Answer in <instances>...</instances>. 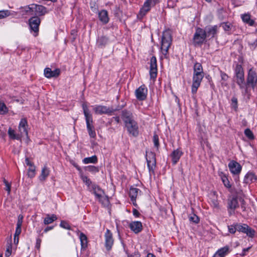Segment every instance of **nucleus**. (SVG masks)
<instances>
[{
  "label": "nucleus",
  "instance_id": "obj_22",
  "mask_svg": "<svg viewBox=\"0 0 257 257\" xmlns=\"http://www.w3.org/2000/svg\"><path fill=\"white\" fill-rule=\"evenodd\" d=\"M130 227L136 233H138L142 230V224L140 221H134L130 224Z\"/></svg>",
  "mask_w": 257,
  "mask_h": 257
},
{
  "label": "nucleus",
  "instance_id": "obj_48",
  "mask_svg": "<svg viewBox=\"0 0 257 257\" xmlns=\"http://www.w3.org/2000/svg\"><path fill=\"white\" fill-rule=\"evenodd\" d=\"M228 231L232 234L235 233L237 230V223L235 225H231L228 226Z\"/></svg>",
  "mask_w": 257,
  "mask_h": 257
},
{
  "label": "nucleus",
  "instance_id": "obj_6",
  "mask_svg": "<svg viewBox=\"0 0 257 257\" xmlns=\"http://www.w3.org/2000/svg\"><path fill=\"white\" fill-rule=\"evenodd\" d=\"M146 160L150 173L154 174L156 164L155 154L152 152L147 153Z\"/></svg>",
  "mask_w": 257,
  "mask_h": 257
},
{
  "label": "nucleus",
  "instance_id": "obj_31",
  "mask_svg": "<svg viewBox=\"0 0 257 257\" xmlns=\"http://www.w3.org/2000/svg\"><path fill=\"white\" fill-rule=\"evenodd\" d=\"M228 251V247L225 246L219 249L214 254V257H224Z\"/></svg>",
  "mask_w": 257,
  "mask_h": 257
},
{
  "label": "nucleus",
  "instance_id": "obj_1",
  "mask_svg": "<svg viewBox=\"0 0 257 257\" xmlns=\"http://www.w3.org/2000/svg\"><path fill=\"white\" fill-rule=\"evenodd\" d=\"M235 81L243 94L247 93V86L245 83L244 71L242 66L237 64L235 69Z\"/></svg>",
  "mask_w": 257,
  "mask_h": 257
},
{
  "label": "nucleus",
  "instance_id": "obj_11",
  "mask_svg": "<svg viewBox=\"0 0 257 257\" xmlns=\"http://www.w3.org/2000/svg\"><path fill=\"white\" fill-rule=\"evenodd\" d=\"M148 94V89L145 85L140 86L135 91V95L137 98L140 100H144L146 99Z\"/></svg>",
  "mask_w": 257,
  "mask_h": 257
},
{
  "label": "nucleus",
  "instance_id": "obj_9",
  "mask_svg": "<svg viewBox=\"0 0 257 257\" xmlns=\"http://www.w3.org/2000/svg\"><path fill=\"white\" fill-rule=\"evenodd\" d=\"M93 109L95 114L100 115L106 114L110 115L114 111L113 108L103 105H95L93 107Z\"/></svg>",
  "mask_w": 257,
  "mask_h": 257
},
{
  "label": "nucleus",
  "instance_id": "obj_26",
  "mask_svg": "<svg viewBox=\"0 0 257 257\" xmlns=\"http://www.w3.org/2000/svg\"><path fill=\"white\" fill-rule=\"evenodd\" d=\"M50 171L49 169L46 167L44 166L41 171V173L39 177V179L40 181L43 182L46 180L47 177L49 175Z\"/></svg>",
  "mask_w": 257,
  "mask_h": 257
},
{
  "label": "nucleus",
  "instance_id": "obj_15",
  "mask_svg": "<svg viewBox=\"0 0 257 257\" xmlns=\"http://www.w3.org/2000/svg\"><path fill=\"white\" fill-rule=\"evenodd\" d=\"M121 118L125 125L133 122V121H136L133 113L127 110H123L122 111Z\"/></svg>",
  "mask_w": 257,
  "mask_h": 257
},
{
  "label": "nucleus",
  "instance_id": "obj_4",
  "mask_svg": "<svg viewBox=\"0 0 257 257\" xmlns=\"http://www.w3.org/2000/svg\"><path fill=\"white\" fill-rule=\"evenodd\" d=\"M171 44L172 37L170 32L166 31L164 32L162 38L161 51L165 58H167L168 50Z\"/></svg>",
  "mask_w": 257,
  "mask_h": 257
},
{
  "label": "nucleus",
  "instance_id": "obj_40",
  "mask_svg": "<svg viewBox=\"0 0 257 257\" xmlns=\"http://www.w3.org/2000/svg\"><path fill=\"white\" fill-rule=\"evenodd\" d=\"M3 182L6 186L5 190L7 191L8 194L9 195L11 190V184L5 178L3 179Z\"/></svg>",
  "mask_w": 257,
  "mask_h": 257
},
{
  "label": "nucleus",
  "instance_id": "obj_42",
  "mask_svg": "<svg viewBox=\"0 0 257 257\" xmlns=\"http://www.w3.org/2000/svg\"><path fill=\"white\" fill-rule=\"evenodd\" d=\"M10 15L11 13L9 10L0 11V19L5 18Z\"/></svg>",
  "mask_w": 257,
  "mask_h": 257
},
{
  "label": "nucleus",
  "instance_id": "obj_14",
  "mask_svg": "<svg viewBox=\"0 0 257 257\" xmlns=\"http://www.w3.org/2000/svg\"><path fill=\"white\" fill-rule=\"evenodd\" d=\"M28 125L27 120L26 118L21 119L19 124V132L22 137L26 135L27 137L28 136ZM27 141H29V139L27 137Z\"/></svg>",
  "mask_w": 257,
  "mask_h": 257
},
{
  "label": "nucleus",
  "instance_id": "obj_54",
  "mask_svg": "<svg viewBox=\"0 0 257 257\" xmlns=\"http://www.w3.org/2000/svg\"><path fill=\"white\" fill-rule=\"evenodd\" d=\"M60 70L59 69H56L54 71H52L51 78L56 77L60 74Z\"/></svg>",
  "mask_w": 257,
  "mask_h": 257
},
{
  "label": "nucleus",
  "instance_id": "obj_57",
  "mask_svg": "<svg viewBox=\"0 0 257 257\" xmlns=\"http://www.w3.org/2000/svg\"><path fill=\"white\" fill-rule=\"evenodd\" d=\"M222 27H223V29L226 31H228L230 30V25L228 24L227 23L222 24Z\"/></svg>",
  "mask_w": 257,
  "mask_h": 257
},
{
  "label": "nucleus",
  "instance_id": "obj_50",
  "mask_svg": "<svg viewBox=\"0 0 257 257\" xmlns=\"http://www.w3.org/2000/svg\"><path fill=\"white\" fill-rule=\"evenodd\" d=\"M211 205L214 209H218L219 208V203L217 199H212L211 200Z\"/></svg>",
  "mask_w": 257,
  "mask_h": 257
},
{
  "label": "nucleus",
  "instance_id": "obj_34",
  "mask_svg": "<svg viewBox=\"0 0 257 257\" xmlns=\"http://www.w3.org/2000/svg\"><path fill=\"white\" fill-rule=\"evenodd\" d=\"M79 238L81 241V247L85 248L87 246V238L86 236L82 232L80 233Z\"/></svg>",
  "mask_w": 257,
  "mask_h": 257
},
{
  "label": "nucleus",
  "instance_id": "obj_20",
  "mask_svg": "<svg viewBox=\"0 0 257 257\" xmlns=\"http://www.w3.org/2000/svg\"><path fill=\"white\" fill-rule=\"evenodd\" d=\"M31 6H34L36 14L38 15L39 16H44L48 13L47 8L43 6L36 4H32Z\"/></svg>",
  "mask_w": 257,
  "mask_h": 257
},
{
  "label": "nucleus",
  "instance_id": "obj_8",
  "mask_svg": "<svg viewBox=\"0 0 257 257\" xmlns=\"http://www.w3.org/2000/svg\"><path fill=\"white\" fill-rule=\"evenodd\" d=\"M257 83V75L252 68H250L247 77V86H250L253 89L254 88Z\"/></svg>",
  "mask_w": 257,
  "mask_h": 257
},
{
  "label": "nucleus",
  "instance_id": "obj_2",
  "mask_svg": "<svg viewBox=\"0 0 257 257\" xmlns=\"http://www.w3.org/2000/svg\"><path fill=\"white\" fill-rule=\"evenodd\" d=\"M95 196L96 198L104 206H107L109 205L108 197L105 195L104 192L98 185L92 184L90 189H89Z\"/></svg>",
  "mask_w": 257,
  "mask_h": 257
},
{
  "label": "nucleus",
  "instance_id": "obj_21",
  "mask_svg": "<svg viewBox=\"0 0 257 257\" xmlns=\"http://www.w3.org/2000/svg\"><path fill=\"white\" fill-rule=\"evenodd\" d=\"M182 151L180 149L175 150L171 154L172 163L175 165L179 160L180 157L183 155Z\"/></svg>",
  "mask_w": 257,
  "mask_h": 257
},
{
  "label": "nucleus",
  "instance_id": "obj_35",
  "mask_svg": "<svg viewBox=\"0 0 257 257\" xmlns=\"http://www.w3.org/2000/svg\"><path fill=\"white\" fill-rule=\"evenodd\" d=\"M193 74H204L203 68L200 63H196L194 64Z\"/></svg>",
  "mask_w": 257,
  "mask_h": 257
},
{
  "label": "nucleus",
  "instance_id": "obj_56",
  "mask_svg": "<svg viewBox=\"0 0 257 257\" xmlns=\"http://www.w3.org/2000/svg\"><path fill=\"white\" fill-rule=\"evenodd\" d=\"M220 76L221 77V79L223 81H226L228 78V75L225 73L222 72V71H220Z\"/></svg>",
  "mask_w": 257,
  "mask_h": 257
},
{
  "label": "nucleus",
  "instance_id": "obj_24",
  "mask_svg": "<svg viewBox=\"0 0 257 257\" xmlns=\"http://www.w3.org/2000/svg\"><path fill=\"white\" fill-rule=\"evenodd\" d=\"M205 31L206 33L207 37H210L211 38H213L217 33V26H214L212 27H206Z\"/></svg>",
  "mask_w": 257,
  "mask_h": 257
},
{
  "label": "nucleus",
  "instance_id": "obj_58",
  "mask_svg": "<svg viewBox=\"0 0 257 257\" xmlns=\"http://www.w3.org/2000/svg\"><path fill=\"white\" fill-rule=\"evenodd\" d=\"M21 228L20 227H16V231L14 234V236L18 237L21 233Z\"/></svg>",
  "mask_w": 257,
  "mask_h": 257
},
{
  "label": "nucleus",
  "instance_id": "obj_38",
  "mask_svg": "<svg viewBox=\"0 0 257 257\" xmlns=\"http://www.w3.org/2000/svg\"><path fill=\"white\" fill-rule=\"evenodd\" d=\"M221 178L224 186L227 188H230L231 185L227 177L225 175H223L221 176Z\"/></svg>",
  "mask_w": 257,
  "mask_h": 257
},
{
  "label": "nucleus",
  "instance_id": "obj_17",
  "mask_svg": "<svg viewBox=\"0 0 257 257\" xmlns=\"http://www.w3.org/2000/svg\"><path fill=\"white\" fill-rule=\"evenodd\" d=\"M130 134L134 137L139 135V127L136 121L125 125Z\"/></svg>",
  "mask_w": 257,
  "mask_h": 257
},
{
  "label": "nucleus",
  "instance_id": "obj_46",
  "mask_svg": "<svg viewBox=\"0 0 257 257\" xmlns=\"http://www.w3.org/2000/svg\"><path fill=\"white\" fill-rule=\"evenodd\" d=\"M86 170L92 173H96L99 171V169L97 167L94 166H88L86 167Z\"/></svg>",
  "mask_w": 257,
  "mask_h": 257
},
{
  "label": "nucleus",
  "instance_id": "obj_41",
  "mask_svg": "<svg viewBox=\"0 0 257 257\" xmlns=\"http://www.w3.org/2000/svg\"><path fill=\"white\" fill-rule=\"evenodd\" d=\"M244 134L249 140L254 139V135L250 129H245L244 131Z\"/></svg>",
  "mask_w": 257,
  "mask_h": 257
},
{
  "label": "nucleus",
  "instance_id": "obj_61",
  "mask_svg": "<svg viewBox=\"0 0 257 257\" xmlns=\"http://www.w3.org/2000/svg\"><path fill=\"white\" fill-rule=\"evenodd\" d=\"M41 239L40 238H38L36 240V247L39 249L41 245Z\"/></svg>",
  "mask_w": 257,
  "mask_h": 257
},
{
  "label": "nucleus",
  "instance_id": "obj_18",
  "mask_svg": "<svg viewBox=\"0 0 257 257\" xmlns=\"http://www.w3.org/2000/svg\"><path fill=\"white\" fill-rule=\"evenodd\" d=\"M113 244L112 233L109 230L107 229L105 233V244L107 250H110Z\"/></svg>",
  "mask_w": 257,
  "mask_h": 257
},
{
  "label": "nucleus",
  "instance_id": "obj_33",
  "mask_svg": "<svg viewBox=\"0 0 257 257\" xmlns=\"http://www.w3.org/2000/svg\"><path fill=\"white\" fill-rule=\"evenodd\" d=\"M97 156L94 155L90 157L85 158L82 161L84 164H87L89 163L95 164L97 162Z\"/></svg>",
  "mask_w": 257,
  "mask_h": 257
},
{
  "label": "nucleus",
  "instance_id": "obj_51",
  "mask_svg": "<svg viewBox=\"0 0 257 257\" xmlns=\"http://www.w3.org/2000/svg\"><path fill=\"white\" fill-rule=\"evenodd\" d=\"M52 70L50 68H46L44 70V75L47 78H51Z\"/></svg>",
  "mask_w": 257,
  "mask_h": 257
},
{
  "label": "nucleus",
  "instance_id": "obj_5",
  "mask_svg": "<svg viewBox=\"0 0 257 257\" xmlns=\"http://www.w3.org/2000/svg\"><path fill=\"white\" fill-rule=\"evenodd\" d=\"M206 31L200 28H197L194 34L193 40L195 45L202 44L206 38Z\"/></svg>",
  "mask_w": 257,
  "mask_h": 257
},
{
  "label": "nucleus",
  "instance_id": "obj_16",
  "mask_svg": "<svg viewBox=\"0 0 257 257\" xmlns=\"http://www.w3.org/2000/svg\"><path fill=\"white\" fill-rule=\"evenodd\" d=\"M150 75L151 79H155L157 75V59L155 56H153L150 60Z\"/></svg>",
  "mask_w": 257,
  "mask_h": 257
},
{
  "label": "nucleus",
  "instance_id": "obj_36",
  "mask_svg": "<svg viewBox=\"0 0 257 257\" xmlns=\"http://www.w3.org/2000/svg\"><path fill=\"white\" fill-rule=\"evenodd\" d=\"M255 180V176L252 173H248L244 178V181L246 183H250Z\"/></svg>",
  "mask_w": 257,
  "mask_h": 257
},
{
  "label": "nucleus",
  "instance_id": "obj_27",
  "mask_svg": "<svg viewBox=\"0 0 257 257\" xmlns=\"http://www.w3.org/2000/svg\"><path fill=\"white\" fill-rule=\"evenodd\" d=\"M238 203L236 198L232 197L228 200V207L231 210H235L238 207Z\"/></svg>",
  "mask_w": 257,
  "mask_h": 257
},
{
  "label": "nucleus",
  "instance_id": "obj_37",
  "mask_svg": "<svg viewBox=\"0 0 257 257\" xmlns=\"http://www.w3.org/2000/svg\"><path fill=\"white\" fill-rule=\"evenodd\" d=\"M36 168L35 166L30 167L28 171V176L30 178H33L35 176Z\"/></svg>",
  "mask_w": 257,
  "mask_h": 257
},
{
  "label": "nucleus",
  "instance_id": "obj_49",
  "mask_svg": "<svg viewBox=\"0 0 257 257\" xmlns=\"http://www.w3.org/2000/svg\"><path fill=\"white\" fill-rule=\"evenodd\" d=\"M60 226L64 229H66L68 230H71V227H70V225L66 221H61V222L60 224Z\"/></svg>",
  "mask_w": 257,
  "mask_h": 257
},
{
  "label": "nucleus",
  "instance_id": "obj_53",
  "mask_svg": "<svg viewBox=\"0 0 257 257\" xmlns=\"http://www.w3.org/2000/svg\"><path fill=\"white\" fill-rule=\"evenodd\" d=\"M23 216L22 215H19L18 216V219L17 223V227L21 228L23 221Z\"/></svg>",
  "mask_w": 257,
  "mask_h": 257
},
{
  "label": "nucleus",
  "instance_id": "obj_32",
  "mask_svg": "<svg viewBox=\"0 0 257 257\" xmlns=\"http://www.w3.org/2000/svg\"><path fill=\"white\" fill-rule=\"evenodd\" d=\"M57 217L56 215L52 214L50 216L49 214H47L46 217L44 218V223L45 225H48L50 223H52L53 221L57 220Z\"/></svg>",
  "mask_w": 257,
  "mask_h": 257
},
{
  "label": "nucleus",
  "instance_id": "obj_55",
  "mask_svg": "<svg viewBox=\"0 0 257 257\" xmlns=\"http://www.w3.org/2000/svg\"><path fill=\"white\" fill-rule=\"evenodd\" d=\"M90 8L91 11L94 13H97L98 12V6L95 3H90Z\"/></svg>",
  "mask_w": 257,
  "mask_h": 257
},
{
  "label": "nucleus",
  "instance_id": "obj_30",
  "mask_svg": "<svg viewBox=\"0 0 257 257\" xmlns=\"http://www.w3.org/2000/svg\"><path fill=\"white\" fill-rule=\"evenodd\" d=\"M241 19L243 22L248 24L250 26H253L254 23V21L250 19V15L248 14L242 15Z\"/></svg>",
  "mask_w": 257,
  "mask_h": 257
},
{
  "label": "nucleus",
  "instance_id": "obj_12",
  "mask_svg": "<svg viewBox=\"0 0 257 257\" xmlns=\"http://www.w3.org/2000/svg\"><path fill=\"white\" fill-rule=\"evenodd\" d=\"M158 2V0H147L140 11V14L144 16L150 10L151 7L155 6Z\"/></svg>",
  "mask_w": 257,
  "mask_h": 257
},
{
  "label": "nucleus",
  "instance_id": "obj_64",
  "mask_svg": "<svg viewBox=\"0 0 257 257\" xmlns=\"http://www.w3.org/2000/svg\"><path fill=\"white\" fill-rule=\"evenodd\" d=\"M53 228V226H47L45 229L44 232H47V231L52 230Z\"/></svg>",
  "mask_w": 257,
  "mask_h": 257
},
{
  "label": "nucleus",
  "instance_id": "obj_28",
  "mask_svg": "<svg viewBox=\"0 0 257 257\" xmlns=\"http://www.w3.org/2000/svg\"><path fill=\"white\" fill-rule=\"evenodd\" d=\"M139 193H141L140 189L136 188H130L129 195L132 201H135Z\"/></svg>",
  "mask_w": 257,
  "mask_h": 257
},
{
  "label": "nucleus",
  "instance_id": "obj_60",
  "mask_svg": "<svg viewBox=\"0 0 257 257\" xmlns=\"http://www.w3.org/2000/svg\"><path fill=\"white\" fill-rule=\"evenodd\" d=\"M141 255L138 251H135L133 254H127V257H140Z\"/></svg>",
  "mask_w": 257,
  "mask_h": 257
},
{
  "label": "nucleus",
  "instance_id": "obj_23",
  "mask_svg": "<svg viewBox=\"0 0 257 257\" xmlns=\"http://www.w3.org/2000/svg\"><path fill=\"white\" fill-rule=\"evenodd\" d=\"M98 18L103 24H106L109 22L108 13L106 10H103L98 12Z\"/></svg>",
  "mask_w": 257,
  "mask_h": 257
},
{
  "label": "nucleus",
  "instance_id": "obj_62",
  "mask_svg": "<svg viewBox=\"0 0 257 257\" xmlns=\"http://www.w3.org/2000/svg\"><path fill=\"white\" fill-rule=\"evenodd\" d=\"M25 162L26 164L29 166V167H31L32 166H34V164L29 160L28 158H26Z\"/></svg>",
  "mask_w": 257,
  "mask_h": 257
},
{
  "label": "nucleus",
  "instance_id": "obj_25",
  "mask_svg": "<svg viewBox=\"0 0 257 257\" xmlns=\"http://www.w3.org/2000/svg\"><path fill=\"white\" fill-rule=\"evenodd\" d=\"M108 42V38L104 36L98 37L96 41V45L100 48L105 47Z\"/></svg>",
  "mask_w": 257,
  "mask_h": 257
},
{
  "label": "nucleus",
  "instance_id": "obj_3",
  "mask_svg": "<svg viewBox=\"0 0 257 257\" xmlns=\"http://www.w3.org/2000/svg\"><path fill=\"white\" fill-rule=\"evenodd\" d=\"M82 108L86 119L87 128L89 135L91 138H94L96 137V133L94 130V127L92 125L93 120L92 115L90 113L89 109L85 104L84 103L82 104Z\"/></svg>",
  "mask_w": 257,
  "mask_h": 257
},
{
  "label": "nucleus",
  "instance_id": "obj_43",
  "mask_svg": "<svg viewBox=\"0 0 257 257\" xmlns=\"http://www.w3.org/2000/svg\"><path fill=\"white\" fill-rule=\"evenodd\" d=\"M12 253V243L11 241L10 242H8L7 245V249L5 252V255L6 256H9Z\"/></svg>",
  "mask_w": 257,
  "mask_h": 257
},
{
  "label": "nucleus",
  "instance_id": "obj_59",
  "mask_svg": "<svg viewBox=\"0 0 257 257\" xmlns=\"http://www.w3.org/2000/svg\"><path fill=\"white\" fill-rule=\"evenodd\" d=\"M34 9V6H31V7H30V6H28L25 8V11L26 13L33 12Z\"/></svg>",
  "mask_w": 257,
  "mask_h": 257
},
{
  "label": "nucleus",
  "instance_id": "obj_13",
  "mask_svg": "<svg viewBox=\"0 0 257 257\" xmlns=\"http://www.w3.org/2000/svg\"><path fill=\"white\" fill-rule=\"evenodd\" d=\"M237 230L245 233L250 237H252L254 234V230L245 224L237 223Z\"/></svg>",
  "mask_w": 257,
  "mask_h": 257
},
{
  "label": "nucleus",
  "instance_id": "obj_45",
  "mask_svg": "<svg viewBox=\"0 0 257 257\" xmlns=\"http://www.w3.org/2000/svg\"><path fill=\"white\" fill-rule=\"evenodd\" d=\"M82 179L83 181L86 184V185L88 187L89 189H90L92 185L91 180L87 177L85 176H82Z\"/></svg>",
  "mask_w": 257,
  "mask_h": 257
},
{
  "label": "nucleus",
  "instance_id": "obj_39",
  "mask_svg": "<svg viewBox=\"0 0 257 257\" xmlns=\"http://www.w3.org/2000/svg\"><path fill=\"white\" fill-rule=\"evenodd\" d=\"M8 109L5 104L0 102V114H4L8 112Z\"/></svg>",
  "mask_w": 257,
  "mask_h": 257
},
{
  "label": "nucleus",
  "instance_id": "obj_44",
  "mask_svg": "<svg viewBox=\"0 0 257 257\" xmlns=\"http://www.w3.org/2000/svg\"><path fill=\"white\" fill-rule=\"evenodd\" d=\"M153 141L155 147L158 149L160 145L159 140V137L156 134H155L153 136Z\"/></svg>",
  "mask_w": 257,
  "mask_h": 257
},
{
  "label": "nucleus",
  "instance_id": "obj_47",
  "mask_svg": "<svg viewBox=\"0 0 257 257\" xmlns=\"http://www.w3.org/2000/svg\"><path fill=\"white\" fill-rule=\"evenodd\" d=\"M231 107L236 111L237 109V99L235 97L231 98Z\"/></svg>",
  "mask_w": 257,
  "mask_h": 257
},
{
  "label": "nucleus",
  "instance_id": "obj_19",
  "mask_svg": "<svg viewBox=\"0 0 257 257\" xmlns=\"http://www.w3.org/2000/svg\"><path fill=\"white\" fill-rule=\"evenodd\" d=\"M228 167L230 172L233 174H239L241 170V166L237 162L232 161L228 164Z\"/></svg>",
  "mask_w": 257,
  "mask_h": 257
},
{
  "label": "nucleus",
  "instance_id": "obj_7",
  "mask_svg": "<svg viewBox=\"0 0 257 257\" xmlns=\"http://www.w3.org/2000/svg\"><path fill=\"white\" fill-rule=\"evenodd\" d=\"M204 74H193L191 86V92L193 94L196 93L198 88L200 86Z\"/></svg>",
  "mask_w": 257,
  "mask_h": 257
},
{
  "label": "nucleus",
  "instance_id": "obj_10",
  "mask_svg": "<svg viewBox=\"0 0 257 257\" xmlns=\"http://www.w3.org/2000/svg\"><path fill=\"white\" fill-rule=\"evenodd\" d=\"M29 21L31 30L34 32V36H36L39 31V27L41 23L40 19L38 16H35L30 18Z\"/></svg>",
  "mask_w": 257,
  "mask_h": 257
},
{
  "label": "nucleus",
  "instance_id": "obj_52",
  "mask_svg": "<svg viewBox=\"0 0 257 257\" xmlns=\"http://www.w3.org/2000/svg\"><path fill=\"white\" fill-rule=\"evenodd\" d=\"M189 220L194 223H197L199 221V219L197 215L193 214L192 216L189 217Z\"/></svg>",
  "mask_w": 257,
  "mask_h": 257
},
{
  "label": "nucleus",
  "instance_id": "obj_29",
  "mask_svg": "<svg viewBox=\"0 0 257 257\" xmlns=\"http://www.w3.org/2000/svg\"><path fill=\"white\" fill-rule=\"evenodd\" d=\"M8 134L10 138L13 140H21L22 137L20 133L16 134L15 130H13L11 127L9 128Z\"/></svg>",
  "mask_w": 257,
  "mask_h": 257
},
{
  "label": "nucleus",
  "instance_id": "obj_63",
  "mask_svg": "<svg viewBox=\"0 0 257 257\" xmlns=\"http://www.w3.org/2000/svg\"><path fill=\"white\" fill-rule=\"evenodd\" d=\"M133 215L136 217H139L140 215V213L136 209H134L133 210Z\"/></svg>",
  "mask_w": 257,
  "mask_h": 257
}]
</instances>
